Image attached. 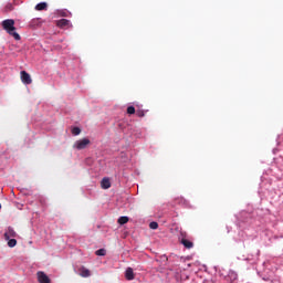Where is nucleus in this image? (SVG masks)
I'll return each mask as SVG.
<instances>
[{
    "instance_id": "20",
    "label": "nucleus",
    "mask_w": 283,
    "mask_h": 283,
    "mask_svg": "<svg viewBox=\"0 0 283 283\" xmlns=\"http://www.w3.org/2000/svg\"><path fill=\"white\" fill-rule=\"evenodd\" d=\"M62 17H67V12H62Z\"/></svg>"
},
{
    "instance_id": "13",
    "label": "nucleus",
    "mask_w": 283,
    "mask_h": 283,
    "mask_svg": "<svg viewBox=\"0 0 283 283\" xmlns=\"http://www.w3.org/2000/svg\"><path fill=\"white\" fill-rule=\"evenodd\" d=\"M14 10V6L12 3H7L4 7V12H12Z\"/></svg>"
},
{
    "instance_id": "7",
    "label": "nucleus",
    "mask_w": 283,
    "mask_h": 283,
    "mask_svg": "<svg viewBox=\"0 0 283 283\" xmlns=\"http://www.w3.org/2000/svg\"><path fill=\"white\" fill-rule=\"evenodd\" d=\"M180 243L185 247V249H193V242L189 239L182 238Z\"/></svg>"
},
{
    "instance_id": "14",
    "label": "nucleus",
    "mask_w": 283,
    "mask_h": 283,
    "mask_svg": "<svg viewBox=\"0 0 283 283\" xmlns=\"http://www.w3.org/2000/svg\"><path fill=\"white\" fill-rule=\"evenodd\" d=\"M8 247H10V249H13V247H17V239H9Z\"/></svg>"
},
{
    "instance_id": "4",
    "label": "nucleus",
    "mask_w": 283,
    "mask_h": 283,
    "mask_svg": "<svg viewBox=\"0 0 283 283\" xmlns=\"http://www.w3.org/2000/svg\"><path fill=\"white\" fill-rule=\"evenodd\" d=\"M20 76L24 85H32V76H30V73H27L25 71H21Z\"/></svg>"
},
{
    "instance_id": "3",
    "label": "nucleus",
    "mask_w": 283,
    "mask_h": 283,
    "mask_svg": "<svg viewBox=\"0 0 283 283\" xmlns=\"http://www.w3.org/2000/svg\"><path fill=\"white\" fill-rule=\"evenodd\" d=\"M36 277L39 283H52V280H50V276H48V274H45V272L43 271H39L36 273Z\"/></svg>"
},
{
    "instance_id": "2",
    "label": "nucleus",
    "mask_w": 283,
    "mask_h": 283,
    "mask_svg": "<svg viewBox=\"0 0 283 283\" xmlns=\"http://www.w3.org/2000/svg\"><path fill=\"white\" fill-rule=\"evenodd\" d=\"M90 145H92V140H90V138L84 137L82 139L76 140L73 144V149H77V151H81L83 149H87V147H90Z\"/></svg>"
},
{
    "instance_id": "1",
    "label": "nucleus",
    "mask_w": 283,
    "mask_h": 283,
    "mask_svg": "<svg viewBox=\"0 0 283 283\" xmlns=\"http://www.w3.org/2000/svg\"><path fill=\"white\" fill-rule=\"evenodd\" d=\"M1 25L3 30H6L7 34H10V36H13L15 41H21V35L17 33V28L14 27V20L12 19L3 20Z\"/></svg>"
},
{
    "instance_id": "19",
    "label": "nucleus",
    "mask_w": 283,
    "mask_h": 283,
    "mask_svg": "<svg viewBox=\"0 0 283 283\" xmlns=\"http://www.w3.org/2000/svg\"><path fill=\"white\" fill-rule=\"evenodd\" d=\"M137 116L139 117V118H143V116H145V112H143V111H137Z\"/></svg>"
},
{
    "instance_id": "10",
    "label": "nucleus",
    "mask_w": 283,
    "mask_h": 283,
    "mask_svg": "<svg viewBox=\"0 0 283 283\" xmlns=\"http://www.w3.org/2000/svg\"><path fill=\"white\" fill-rule=\"evenodd\" d=\"M70 25V20L61 19L57 21V28H67Z\"/></svg>"
},
{
    "instance_id": "18",
    "label": "nucleus",
    "mask_w": 283,
    "mask_h": 283,
    "mask_svg": "<svg viewBox=\"0 0 283 283\" xmlns=\"http://www.w3.org/2000/svg\"><path fill=\"white\" fill-rule=\"evenodd\" d=\"M107 251L105 249H99L95 252V255H105Z\"/></svg>"
},
{
    "instance_id": "6",
    "label": "nucleus",
    "mask_w": 283,
    "mask_h": 283,
    "mask_svg": "<svg viewBox=\"0 0 283 283\" xmlns=\"http://www.w3.org/2000/svg\"><path fill=\"white\" fill-rule=\"evenodd\" d=\"M125 277L128 281L134 280L136 277V275L134 274V269L127 268L126 271H125Z\"/></svg>"
},
{
    "instance_id": "17",
    "label": "nucleus",
    "mask_w": 283,
    "mask_h": 283,
    "mask_svg": "<svg viewBox=\"0 0 283 283\" xmlns=\"http://www.w3.org/2000/svg\"><path fill=\"white\" fill-rule=\"evenodd\" d=\"M149 229H153V230L158 229V222H156V221L150 222L149 223Z\"/></svg>"
},
{
    "instance_id": "9",
    "label": "nucleus",
    "mask_w": 283,
    "mask_h": 283,
    "mask_svg": "<svg viewBox=\"0 0 283 283\" xmlns=\"http://www.w3.org/2000/svg\"><path fill=\"white\" fill-rule=\"evenodd\" d=\"M102 189H109L112 187V182L109 181V178H103L101 181Z\"/></svg>"
},
{
    "instance_id": "16",
    "label": "nucleus",
    "mask_w": 283,
    "mask_h": 283,
    "mask_svg": "<svg viewBox=\"0 0 283 283\" xmlns=\"http://www.w3.org/2000/svg\"><path fill=\"white\" fill-rule=\"evenodd\" d=\"M127 114H129V115L136 114V108L134 106H128L127 107Z\"/></svg>"
},
{
    "instance_id": "12",
    "label": "nucleus",
    "mask_w": 283,
    "mask_h": 283,
    "mask_svg": "<svg viewBox=\"0 0 283 283\" xmlns=\"http://www.w3.org/2000/svg\"><path fill=\"white\" fill-rule=\"evenodd\" d=\"M117 222L118 224H127V222H129V217H119Z\"/></svg>"
},
{
    "instance_id": "5",
    "label": "nucleus",
    "mask_w": 283,
    "mask_h": 283,
    "mask_svg": "<svg viewBox=\"0 0 283 283\" xmlns=\"http://www.w3.org/2000/svg\"><path fill=\"white\" fill-rule=\"evenodd\" d=\"M10 238H17V232L11 227L8 228V230L4 233V239L10 240Z\"/></svg>"
},
{
    "instance_id": "8",
    "label": "nucleus",
    "mask_w": 283,
    "mask_h": 283,
    "mask_svg": "<svg viewBox=\"0 0 283 283\" xmlns=\"http://www.w3.org/2000/svg\"><path fill=\"white\" fill-rule=\"evenodd\" d=\"M78 271H80L81 277H90V275H92L90 270L86 269L85 266L80 268Z\"/></svg>"
},
{
    "instance_id": "15",
    "label": "nucleus",
    "mask_w": 283,
    "mask_h": 283,
    "mask_svg": "<svg viewBox=\"0 0 283 283\" xmlns=\"http://www.w3.org/2000/svg\"><path fill=\"white\" fill-rule=\"evenodd\" d=\"M72 134H73V136H78L81 134V129L78 127H73Z\"/></svg>"
},
{
    "instance_id": "11",
    "label": "nucleus",
    "mask_w": 283,
    "mask_h": 283,
    "mask_svg": "<svg viewBox=\"0 0 283 283\" xmlns=\"http://www.w3.org/2000/svg\"><path fill=\"white\" fill-rule=\"evenodd\" d=\"M35 10H36L38 12H41V11H43V10H48V4H46V2H40V3H38V4L35 6Z\"/></svg>"
}]
</instances>
